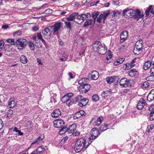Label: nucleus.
I'll use <instances>...</instances> for the list:
<instances>
[{
  "label": "nucleus",
  "mask_w": 154,
  "mask_h": 154,
  "mask_svg": "<svg viewBox=\"0 0 154 154\" xmlns=\"http://www.w3.org/2000/svg\"><path fill=\"white\" fill-rule=\"evenodd\" d=\"M108 15V13L105 12H104L103 14H101L99 17L97 18V21L98 23H100L102 21V19H103V21H105Z\"/></svg>",
  "instance_id": "nucleus-17"
},
{
  "label": "nucleus",
  "mask_w": 154,
  "mask_h": 154,
  "mask_svg": "<svg viewBox=\"0 0 154 154\" xmlns=\"http://www.w3.org/2000/svg\"><path fill=\"white\" fill-rule=\"evenodd\" d=\"M149 110L150 112H154V105H151L149 108Z\"/></svg>",
  "instance_id": "nucleus-53"
},
{
  "label": "nucleus",
  "mask_w": 154,
  "mask_h": 154,
  "mask_svg": "<svg viewBox=\"0 0 154 154\" xmlns=\"http://www.w3.org/2000/svg\"><path fill=\"white\" fill-rule=\"evenodd\" d=\"M91 78L93 80L97 79L99 77V73L98 72L96 71H93L90 74Z\"/></svg>",
  "instance_id": "nucleus-18"
},
{
  "label": "nucleus",
  "mask_w": 154,
  "mask_h": 154,
  "mask_svg": "<svg viewBox=\"0 0 154 154\" xmlns=\"http://www.w3.org/2000/svg\"><path fill=\"white\" fill-rule=\"evenodd\" d=\"M111 94L110 91L107 90L104 91L101 94L102 98L105 99L106 97L109 96Z\"/></svg>",
  "instance_id": "nucleus-29"
},
{
  "label": "nucleus",
  "mask_w": 154,
  "mask_h": 154,
  "mask_svg": "<svg viewBox=\"0 0 154 154\" xmlns=\"http://www.w3.org/2000/svg\"><path fill=\"white\" fill-rule=\"evenodd\" d=\"M96 129V128H94L91 130L90 132L91 136L88 138V140L93 141V140L98 137L100 133L99 131Z\"/></svg>",
  "instance_id": "nucleus-7"
},
{
  "label": "nucleus",
  "mask_w": 154,
  "mask_h": 154,
  "mask_svg": "<svg viewBox=\"0 0 154 154\" xmlns=\"http://www.w3.org/2000/svg\"><path fill=\"white\" fill-rule=\"evenodd\" d=\"M15 43L18 47H21L20 49H22L26 46L27 41L25 39L19 38L15 42Z\"/></svg>",
  "instance_id": "nucleus-8"
},
{
  "label": "nucleus",
  "mask_w": 154,
  "mask_h": 154,
  "mask_svg": "<svg viewBox=\"0 0 154 154\" xmlns=\"http://www.w3.org/2000/svg\"><path fill=\"white\" fill-rule=\"evenodd\" d=\"M54 125L55 128H60L64 125L65 124L64 122L61 120H57L54 121Z\"/></svg>",
  "instance_id": "nucleus-15"
},
{
  "label": "nucleus",
  "mask_w": 154,
  "mask_h": 154,
  "mask_svg": "<svg viewBox=\"0 0 154 154\" xmlns=\"http://www.w3.org/2000/svg\"><path fill=\"white\" fill-rule=\"evenodd\" d=\"M29 46L31 50L34 51V44L31 41L29 42Z\"/></svg>",
  "instance_id": "nucleus-47"
},
{
  "label": "nucleus",
  "mask_w": 154,
  "mask_h": 154,
  "mask_svg": "<svg viewBox=\"0 0 154 154\" xmlns=\"http://www.w3.org/2000/svg\"><path fill=\"white\" fill-rule=\"evenodd\" d=\"M61 101L64 103H65L67 106H69L72 104V100H71L70 97L65 95L61 99Z\"/></svg>",
  "instance_id": "nucleus-13"
},
{
  "label": "nucleus",
  "mask_w": 154,
  "mask_h": 154,
  "mask_svg": "<svg viewBox=\"0 0 154 154\" xmlns=\"http://www.w3.org/2000/svg\"><path fill=\"white\" fill-rule=\"evenodd\" d=\"M68 139V137L67 136L63 138L61 141V143H63L66 142Z\"/></svg>",
  "instance_id": "nucleus-56"
},
{
  "label": "nucleus",
  "mask_w": 154,
  "mask_h": 154,
  "mask_svg": "<svg viewBox=\"0 0 154 154\" xmlns=\"http://www.w3.org/2000/svg\"><path fill=\"white\" fill-rule=\"evenodd\" d=\"M68 131V129L66 127H63L60 130L59 133L60 134H63Z\"/></svg>",
  "instance_id": "nucleus-44"
},
{
  "label": "nucleus",
  "mask_w": 154,
  "mask_h": 154,
  "mask_svg": "<svg viewBox=\"0 0 154 154\" xmlns=\"http://www.w3.org/2000/svg\"><path fill=\"white\" fill-rule=\"evenodd\" d=\"M135 62V60H133L130 63L128 64H125V65L126 66L125 69L128 70L133 67L134 66L135 64H133V63H134Z\"/></svg>",
  "instance_id": "nucleus-27"
},
{
  "label": "nucleus",
  "mask_w": 154,
  "mask_h": 154,
  "mask_svg": "<svg viewBox=\"0 0 154 154\" xmlns=\"http://www.w3.org/2000/svg\"><path fill=\"white\" fill-rule=\"evenodd\" d=\"M143 45L142 40L140 39L137 41L135 43V46L134 50L135 54H138L142 51Z\"/></svg>",
  "instance_id": "nucleus-4"
},
{
  "label": "nucleus",
  "mask_w": 154,
  "mask_h": 154,
  "mask_svg": "<svg viewBox=\"0 0 154 154\" xmlns=\"http://www.w3.org/2000/svg\"><path fill=\"white\" fill-rule=\"evenodd\" d=\"M63 23L62 22H59L55 23L52 26H49L51 27L52 31H53L54 32H56L59 30Z\"/></svg>",
  "instance_id": "nucleus-11"
},
{
  "label": "nucleus",
  "mask_w": 154,
  "mask_h": 154,
  "mask_svg": "<svg viewBox=\"0 0 154 154\" xmlns=\"http://www.w3.org/2000/svg\"><path fill=\"white\" fill-rule=\"evenodd\" d=\"M146 103L144 100L141 98L139 100L137 105V107L138 110H141L146 105Z\"/></svg>",
  "instance_id": "nucleus-14"
},
{
  "label": "nucleus",
  "mask_w": 154,
  "mask_h": 154,
  "mask_svg": "<svg viewBox=\"0 0 154 154\" xmlns=\"http://www.w3.org/2000/svg\"><path fill=\"white\" fill-rule=\"evenodd\" d=\"M86 80H88L87 78H83L79 80V83L81 85L79 87V89L80 92L81 93H85L90 89L91 86L88 84L84 83V82Z\"/></svg>",
  "instance_id": "nucleus-3"
},
{
  "label": "nucleus",
  "mask_w": 154,
  "mask_h": 154,
  "mask_svg": "<svg viewBox=\"0 0 154 154\" xmlns=\"http://www.w3.org/2000/svg\"><path fill=\"white\" fill-rule=\"evenodd\" d=\"M47 149V148L46 146H42L40 147L38 149H37V151L39 153L42 152L44 151L45 150Z\"/></svg>",
  "instance_id": "nucleus-36"
},
{
  "label": "nucleus",
  "mask_w": 154,
  "mask_h": 154,
  "mask_svg": "<svg viewBox=\"0 0 154 154\" xmlns=\"http://www.w3.org/2000/svg\"><path fill=\"white\" fill-rule=\"evenodd\" d=\"M91 17V14L88 13L82 14L77 16L76 19L78 20L80 23H82L86 19Z\"/></svg>",
  "instance_id": "nucleus-9"
},
{
  "label": "nucleus",
  "mask_w": 154,
  "mask_h": 154,
  "mask_svg": "<svg viewBox=\"0 0 154 154\" xmlns=\"http://www.w3.org/2000/svg\"><path fill=\"white\" fill-rule=\"evenodd\" d=\"M13 111L11 109L9 110L6 113V117L7 118H9L13 114Z\"/></svg>",
  "instance_id": "nucleus-45"
},
{
  "label": "nucleus",
  "mask_w": 154,
  "mask_h": 154,
  "mask_svg": "<svg viewBox=\"0 0 154 154\" xmlns=\"http://www.w3.org/2000/svg\"><path fill=\"white\" fill-rule=\"evenodd\" d=\"M82 117V116H81L80 114L79 113V111L75 114L74 116V119H78L80 118H81Z\"/></svg>",
  "instance_id": "nucleus-49"
},
{
  "label": "nucleus",
  "mask_w": 154,
  "mask_h": 154,
  "mask_svg": "<svg viewBox=\"0 0 154 154\" xmlns=\"http://www.w3.org/2000/svg\"><path fill=\"white\" fill-rule=\"evenodd\" d=\"M76 128V125L74 123L71 125L68 129V132L69 133H73Z\"/></svg>",
  "instance_id": "nucleus-23"
},
{
  "label": "nucleus",
  "mask_w": 154,
  "mask_h": 154,
  "mask_svg": "<svg viewBox=\"0 0 154 154\" xmlns=\"http://www.w3.org/2000/svg\"><path fill=\"white\" fill-rule=\"evenodd\" d=\"M143 16V14L141 13L139 10L137 9L135 10H134L132 17L137 20H138L142 18Z\"/></svg>",
  "instance_id": "nucleus-10"
},
{
  "label": "nucleus",
  "mask_w": 154,
  "mask_h": 154,
  "mask_svg": "<svg viewBox=\"0 0 154 154\" xmlns=\"http://www.w3.org/2000/svg\"><path fill=\"white\" fill-rule=\"evenodd\" d=\"M109 126V124L102 125L100 128V130L102 131H103L107 129V127Z\"/></svg>",
  "instance_id": "nucleus-35"
},
{
  "label": "nucleus",
  "mask_w": 154,
  "mask_h": 154,
  "mask_svg": "<svg viewBox=\"0 0 154 154\" xmlns=\"http://www.w3.org/2000/svg\"><path fill=\"white\" fill-rule=\"evenodd\" d=\"M137 71L135 69H131L129 72L128 75L131 77H134L137 74Z\"/></svg>",
  "instance_id": "nucleus-32"
},
{
  "label": "nucleus",
  "mask_w": 154,
  "mask_h": 154,
  "mask_svg": "<svg viewBox=\"0 0 154 154\" xmlns=\"http://www.w3.org/2000/svg\"><path fill=\"white\" fill-rule=\"evenodd\" d=\"M12 49V47L11 45H7L5 47V51L6 52H9L11 51Z\"/></svg>",
  "instance_id": "nucleus-41"
},
{
  "label": "nucleus",
  "mask_w": 154,
  "mask_h": 154,
  "mask_svg": "<svg viewBox=\"0 0 154 154\" xmlns=\"http://www.w3.org/2000/svg\"><path fill=\"white\" fill-rule=\"evenodd\" d=\"M78 14L77 13H74L70 14L69 16L74 21L76 22H77L75 20V18H76Z\"/></svg>",
  "instance_id": "nucleus-38"
},
{
  "label": "nucleus",
  "mask_w": 154,
  "mask_h": 154,
  "mask_svg": "<svg viewBox=\"0 0 154 154\" xmlns=\"http://www.w3.org/2000/svg\"><path fill=\"white\" fill-rule=\"evenodd\" d=\"M92 142V140L90 141L88 140L86 141L85 139L83 138L78 139L75 144V151L79 152L82 150H85Z\"/></svg>",
  "instance_id": "nucleus-1"
},
{
  "label": "nucleus",
  "mask_w": 154,
  "mask_h": 154,
  "mask_svg": "<svg viewBox=\"0 0 154 154\" xmlns=\"http://www.w3.org/2000/svg\"><path fill=\"white\" fill-rule=\"evenodd\" d=\"M44 137L43 136H41L36 139L32 143V145H33L36 143L39 144L42 140L43 139Z\"/></svg>",
  "instance_id": "nucleus-30"
},
{
  "label": "nucleus",
  "mask_w": 154,
  "mask_h": 154,
  "mask_svg": "<svg viewBox=\"0 0 154 154\" xmlns=\"http://www.w3.org/2000/svg\"><path fill=\"white\" fill-rule=\"evenodd\" d=\"M150 73L151 74L154 75V66L151 69Z\"/></svg>",
  "instance_id": "nucleus-63"
},
{
  "label": "nucleus",
  "mask_w": 154,
  "mask_h": 154,
  "mask_svg": "<svg viewBox=\"0 0 154 154\" xmlns=\"http://www.w3.org/2000/svg\"><path fill=\"white\" fill-rule=\"evenodd\" d=\"M98 15L99 13L98 12L93 13L91 15V16L93 18V20L94 23L95 22V19L97 18Z\"/></svg>",
  "instance_id": "nucleus-40"
},
{
  "label": "nucleus",
  "mask_w": 154,
  "mask_h": 154,
  "mask_svg": "<svg viewBox=\"0 0 154 154\" xmlns=\"http://www.w3.org/2000/svg\"><path fill=\"white\" fill-rule=\"evenodd\" d=\"M20 61L23 63H26L27 62V59L26 57L23 55H22L20 57Z\"/></svg>",
  "instance_id": "nucleus-33"
},
{
  "label": "nucleus",
  "mask_w": 154,
  "mask_h": 154,
  "mask_svg": "<svg viewBox=\"0 0 154 154\" xmlns=\"http://www.w3.org/2000/svg\"><path fill=\"white\" fill-rule=\"evenodd\" d=\"M52 11V10L51 9H48L46 10L45 11V14H48L51 13Z\"/></svg>",
  "instance_id": "nucleus-54"
},
{
  "label": "nucleus",
  "mask_w": 154,
  "mask_h": 154,
  "mask_svg": "<svg viewBox=\"0 0 154 154\" xmlns=\"http://www.w3.org/2000/svg\"><path fill=\"white\" fill-rule=\"evenodd\" d=\"M99 99V97L97 94H94L92 96V100L93 101L96 102Z\"/></svg>",
  "instance_id": "nucleus-48"
},
{
  "label": "nucleus",
  "mask_w": 154,
  "mask_h": 154,
  "mask_svg": "<svg viewBox=\"0 0 154 154\" xmlns=\"http://www.w3.org/2000/svg\"><path fill=\"white\" fill-rule=\"evenodd\" d=\"M125 60L124 58H122L114 62V64L116 65H119V64L122 63Z\"/></svg>",
  "instance_id": "nucleus-37"
},
{
  "label": "nucleus",
  "mask_w": 154,
  "mask_h": 154,
  "mask_svg": "<svg viewBox=\"0 0 154 154\" xmlns=\"http://www.w3.org/2000/svg\"><path fill=\"white\" fill-rule=\"evenodd\" d=\"M117 78L116 76H111L107 77L106 80L108 83L110 84L114 82Z\"/></svg>",
  "instance_id": "nucleus-25"
},
{
  "label": "nucleus",
  "mask_w": 154,
  "mask_h": 154,
  "mask_svg": "<svg viewBox=\"0 0 154 154\" xmlns=\"http://www.w3.org/2000/svg\"><path fill=\"white\" fill-rule=\"evenodd\" d=\"M154 127V125L152 124H151L150 125H148L147 126L146 131L148 133H149L150 132V130H152L153 128Z\"/></svg>",
  "instance_id": "nucleus-43"
},
{
  "label": "nucleus",
  "mask_w": 154,
  "mask_h": 154,
  "mask_svg": "<svg viewBox=\"0 0 154 154\" xmlns=\"http://www.w3.org/2000/svg\"><path fill=\"white\" fill-rule=\"evenodd\" d=\"M52 32L51 27L49 26L42 30V33L44 38H47L50 37Z\"/></svg>",
  "instance_id": "nucleus-6"
},
{
  "label": "nucleus",
  "mask_w": 154,
  "mask_h": 154,
  "mask_svg": "<svg viewBox=\"0 0 154 154\" xmlns=\"http://www.w3.org/2000/svg\"><path fill=\"white\" fill-rule=\"evenodd\" d=\"M66 20H67L68 21H73V20L69 16L68 17H67L66 18Z\"/></svg>",
  "instance_id": "nucleus-64"
},
{
  "label": "nucleus",
  "mask_w": 154,
  "mask_h": 154,
  "mask_svg": "<svg viewBox=\"0 0 154 154\" xmlns=\"http://www.w3.org/2000/svg\"><path fill=\"white\" fill-rule=\"evenodd\" d=\"M88 100L85 98H82L81 100V102H79V106L82 107L85 106L88 103Z\"/></svg>",
  "instance_id": "nucleus-26"
},
{
  "label": "nucleus",
  "mask_w": 154,
  "mask_h": 154,
  "mask_svg": "<svg viewBox=\"0 0 154 154\" xmlns=\"http://www.w3.org/2000/svg\"><path fill=\"white\" fill-rule=\"evenodd\" d=\"M149 120L150 121H152L154 120V112L150 113Z\"/></svg>",
  "instance_id": "nucleus-51"
},
{
  "label": "nucleus",
  "mask_w": 154,
  "mask_h": 154,
  "mask_svg": "<svg viewBox=\"0 0 154 154\" xmlns=\"http://www.w3.org/2000/svg\"><path fill=\"white\" fill-rule=\"evenodd\" d=\"M149 86V83L147 81L144 82L142 85L143 88H146Z\"/></svg>",
  "instance_id": "nucleus-50"
},
{
  "label": "nucleus",
  "mask_w": 154,
  "mask_h": 154,
  "mask_svg": "<svg viewBox=\"0 0 154 154\" xmlns=\"http://www.w3.org/2000/svg\"><path fill=\"white\" fill-rule=\"evenodd\" d=\"M151 66V62L149 60H148L145 62L144 65L143 69L146 70L149 68Z\"/></svg>",
  "instance_id": "nucleus-31"
},
{
  "label": "nucleus",
  "mask_w": 154,
  "mask_h": 154,
  "mask_svg": "<svg viewBox=\"0 0 154 154\" xmlns=\"http://www.w3.org/2000/svg\"><path fill=\"white\" fill-rule=\"evenodd\" d=\"M112 57V56L111 55H109L108 56H107L106 58V60H105V62H106L107 63L110 62V61H109V58L111 59Z\"/></svg>",
  "instance_id": "nucleus-58"
},
{
  "label": "nucleus",
  "mask_w": 154,
  "mask_h": 154,
  "mask_svg": "<svg viewBox=\"0 0 154 154\" xmlns=\"http://www.w3.org/2000/svg\"><path fill=\"white\" fill-rule=\"evenodd\" d=\"M93 22H94L93 19H87L85 23L84 26L86 27L91 25L92 23Z\"/></svg>",
  "instance_id": "nucleus-34"
},
{
  "label": "nucleus",
  "mask_w": 154,
  "mask_h": 154,
  "mask_svg": "<svg viewBox=\"0 0 154 154\" xmlns=\"http://www.w3.org/2000/svg\"><path fill=\"white\" fill-rule=\"evenodd\" d=\"M93 50L101 55L104 54L107 52V48L104 44L99 41H96L93 45Z\"/></svg>",
  "instance_id": "nucleus-2"
},
{
  "label": "nucleus",
  "mask_w": 154,
  "mask_h": 154,
  "mask_svg": "<svg viewBox=\"0 0 154 154\" xmlns=\"http://www.w3.org/2000/svg\"><path fill=\"white\" fill-rule=\"evenodd\" d=\"M147 99L149 102L154 100V89L150 91L147 96Z\"/></svg>",
  "instance_id": "nucleus-20"
},
{
  "label": "nucleus",
  "mask_w": 154,
  "mask_h": 154,
  "mask_svg": "<svg viewBox=\"0 0 154 154\" xmlns=\"http://www.w3.org/2000/svg\"><path fill=\"white\" fill-rule=\"evenodd\" d=\"M16 103L15 102L13 98H10L8 102V105L10 106L9 107L10 108H12L16 106Z\"/></svg>",
  "instance_id": "nucleus-24"
},
{
  "label": "nucleus",
  "mask_w": 154,
  "mask_h": 154,
  "mask_svg": "<svg viewBox=\"0 0 154 154\" xmlns=\"http://www.w3.org/2000/svg\"><path fill=\"white\" fill-rule=\"evenodd\" d=\"M6 42L11 45H15L16 44L14 40V39L9 38L6 40Z\"/></svg>",
  "instance_id": "nucleus-42"
},
{
  "label": "nucleus",
  "mask_w": 154,
  "mask_h": 154,
  "mask_svg": "<svg viewBox=\"0 0 154 154\" xmlns=\"http://www.w3.org/2000/svg\"><path fill=\"white\" fill-rule=\"evenodd\" d=\"M103 119V117L102 116L99 117L97 119H94L91 120L90 123L93 125L94 126H99L101 123Z\"/></svg>",
  "instance_id": "nucleus-12"
},
{
  "label": "nucleus",
  "mask_w": 154,
  "mask_h": 154,
  "mask_svg": "<svg viewBox=\"0 0 154 154\" xmlns=\"http://www.w3.org/2000/svg\"><path fill=\"white\" fill-rule=\"evenodd\" d=\"M61 115V112L59 109L55 110L51 113V116L53 117L57 118Z\"/></svg>",
  "instance_id": "nucleus-21"
},
{
  "label": "nucleus",
  "mask_w": 154,
  "mask_h": 154,
  "mask_svg": "<svg viewBox=\"0 0 154 154\" xmlns=\"http://www.w3.org/2000/svg\"><path fill=\"white\" fill-rule=\"evenodd\" d=\"M32 30L34 31H36L39 29V27L37 26L33 27L32 28Z\"/></svg>",
  "instance_id": "nucleus-61"
},
{
  "label": "nucleus",
  "mask_w": 154,
  "mask_h": 154,
  "mask_svg": "<svg viewBox=\"0 0 154 154\" xmlns=\"http://www.w3.org/2000/svg\"><path fill=\"white\" fill-rule=\"evenodd\" d=\"M79 112L82 117L83 116H85L86 115V113H85V111L82 110H81L79 111Z\"/></svg>",
  "instance_id": "nucleus-57"
},
{
  "label": "nucleus",
  "mask_w": 154,
  "mask_h": 154,
  "mask_svg": "<svg viewBox=\"0 0 154 154\" xmlns=\"http://www.w3.org/2000/svg\"><path fill=\"white\" fill-rule=\"evenodd\" d=\"M64 23L67 28L69 29V31L71 29V25L72 23L70 21H65Z\"/></svg>",
  "instance_id": "nucleus-39"
},
{
  "label": "nucleus",
  "mask_w": 154,
  "mask_h": 154,
  "mask_svg": "<svg viewBox=\"0 0 154 154\" xmlns=\"http://www.w3.org/2000/svg\"><path fill=\"white\" fill-rule=\"evenodd\" d=\"M74 94L72 93H69L68 94H66L67 96H68V97H70V100H72L73 99L72 98V97L73 95Z\"/></svg>",
  "instance_id": "nucleus-59"
},
{
  "label": "nucleus",
  "mask_w": 154,
  "mask_h": 154,
  "mask_svg": "<svg viewBox=\"0 0 154 154\" xmlns=\"http://www.w3.org/2000/svg\"><path fill=\"white\" fill-rule=\"evenodd\" d=\"M21 34V32L20 31H17L14 33V35L15 36H17L18 35H20Z\"/></svg>",
  "instance_id": "nucleus-52"
},
{
  "label": "nucleus",
  "mask_w": 154,
  "mask_h": 154,
  "mask_svg": "<svg viewBox=\"0 0 154 154\" xmlns=\"http://www.w3.org/2000/svg\"><path fill=\"white\" fill-rule=\"evenodd\" d=\"M37 38L41 40L42 38V35L41 33H38L37 34V36H36Z\"/></svg>",
  "instance_id": "nucleus-55"
},
{
  "label": "nucleus",
  "mask_w": 154,
  "mask_h": 154,
  "mask_svg": "<svg viewBox=\"0 0 154 154\" xmlns=\"http://www.w3.org/2000/svg\"><path fill=\"white\" fill-rule=\"evenodd\" d=\"M146 80L147 81H154V75H152L146 77Z\"/></svg>",
  "instance_id": "nucleus-46"
},
{
  "label": "nucleus",
  "mask_w": 154,
  "mask_h": 154,
  "mask_svg": "<svg viewBox=\"0 0 154 154\" xmlns=\"http://www.w3.org/2000/svg\"><path fill=\"white\" fill-rule=\"evenodd\" d=\"M133 82L132 80H128L126 78H123L120 80L119 84L120 86L126 88L131 86V82Z\"/></svg>",
  "instance_id": "nucleus-5"
},
{
  "label": "nucleus",
  "mask_w": 154,
  "mask_h": 154,
  "mask_svg": "<svg viewBox=\"0 0 154 154\" xmlns=\"http://www.w3.org/2000/svg\"><path fill=\"white\" fill-rule=\"evenodd\" d=\"M128 36V32L125 31L122 32L121 34L120 42L122 43L126 40Z\"/></svg>",
  "instance_id": "nucleus-19"
},
{
  "label": "nucleus",
  "mask_w": 154,
  "mask_h": 154,
  "mask_svg": "<svg viewBox=\"0 0 154 154\" xmlns=\"http://www.w3.org/2000/svg\"><path fill=\"white\" fill-rule=\"evenodd\" d=\"M145 12L146 15H149V13L154 14V7L153 8L152 5L149 6V8L146 10Z\"/></svg>",
  "instance_id": "nucleus-22"
},
{
  "label": "nucleus",
  "mask_w": 154,
  "mask_h": 154,
  "mask_svg": "<svg viewBox=\"0 0 154 154\" xmlns=\"http://www.w3.org/2000/svg\"><path fill=\"white\" fill-rule=\"evenodd\" d=\"M134 10L132 9L127 8L123 10V15L124 16H126L128 17L132 16Z\"/></svg>",
  "instance_id": "nucleus-16"
},
{
  "label": "nucleus",
  "mask_w": 154,
  "mask_h": 154,
  "mask_svg": "<svg viewBox=\"0 0 154 154\" xmlns=\"http://www.w3.org/2000/svg\"><path fill=\"white\" fill-rule=\"evenodd\" d=\"M83 98V97L81 95H79L77 97L75 98L74 100H73L72 101V104H75L76 103L80 101Z\"/></svg>",
  "instance_id": "nucleus-28"
},
{
  "label": "nucleus",
  "mask_w": 154,
  "mask_h": 154,
  "mask_svg": "<svg viewBox=\"0 0 154 154\" xmlns=\"http://www.w3.org/2000/svg\"><path fill=\"white\" fill-rule=\"evenodd\" d=\"M120 14V12L119 11H117V12H113V15L114 17H115L116 16H117V15H119Z\"/></svg>",
  "instance_id": "nucleus-62"
},
{
  "label": "nucleus",
  "mask_w": 154,
  "mask_h": 154,
  "mask_svg": "<svg viewBox=\"0 0 154 154\" xmlns=\"http://www.w3.org/2000/svg\"><path fill=\"white\" fill-rule=\"evenodd\" d=\"M4 45V42L2 40H0V48L2 49Z\"/></svg>",
  "instance_id": "nucleus-60"
}]
</instances>
